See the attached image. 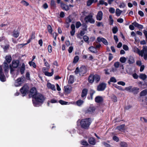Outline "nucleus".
I'll return each mask as SVG.
<instances>
[{
  "label": "nucleus",
  "mask_w": 147,
  "mask_h": 147,
  "mask_svg": "<svg viewBox=\"0 0 147 147\" xmlns=\"http://www.w3.org/2000/svg\"><path fill=\"white\" fill-rule=\"evenodd\" d=\"M133 51L135 53H138L139 56L143 57L145 60H147V46H143L142 49L141 51L138 48L134 47L133 48Z\"/></svg>",
  "instance_id": "f257e3e1"
},
{
  "label": "nucleus",
  "mask_w": 147,
  "mask_h": 147,
  "mask_svg": "<svg viewBox=\"0 0 147 147\" xmlns=\"http://www.w3.org/2000/svg\"><path fill=\"white\" fill-rule=\"evenodd\" d=\"M29 96L32 98L33 103L35 107L37 106V90L35 87L32 88L30 91Z\"/></svg>",
  "instance_id": "f03ea898"
},
{
  "label": "nucleus",
  "mask_w": 147,
  "mask_h": 147,
  "mask_svg": "<svg viewBox=\"0 0 147 147\" xmlns=\"http://www.w3.org/2000/svg\"><path fill=\"white\" fill-rule=\"evenodd\" d=\"M91 123V120L90 119H84L81 120L80 125L82 127L86 129L88 128Z\"/></svg>",
  "instance_id": "7ed1b4c3"
},
{
  "label": "nucleus",
  "mask_w": 147,
  "mask_h": 147,
  "mask_svg": "<svg viewBox=\"0 0 147 147\" xmlns=\"http://www.w3.org/2000/svg\"><path fill=\"white\" fill-rule=\"evenodd\" d=\"M94 13L92 12L90 13L87 16L84 18V21L86 23L89 22L91 24H94L95 20L93 18Z\"/></svg>",
  "instance_id": "20e7f679"
},
{
  "label": "nucleus",
  "mask_w": 147,
  "mask_h": 147,
  "mask_svg": "<svg viewBox=\"0 0 147 147\" xmlns=\"http://www.w3.org/2000/svg\"><path fill=\"white\" fill-rule=\"evenodd\" d=\"M45 98L42 94H37V106H40L44 102Z\"/></svg>",
  "instance_id": "39448f33"
},
{
  "label": "nucleus",
  "mask_w": 147,
  "mask_h": 147,
  "mask_svg": "<svg viewBox=\"0 0 147 147\" xmlns=\"http://www.w3.org/2000/svg\"><path fill=\"white\" fill-rule=\"evenodd\" d=\"M25 78L24 76H22L16 80L14 85L16 86H20L24 82L25 80Z\"/></svg>",
  "instance_id": "423d86ee"
},
{
  "label": "nucleus",
  "mask_w": 147,
  "mask_h": 147,
  "mask_svg": "<svg viewBox=\"0 0 147 147\" xmlns=\"http://www.w3.org/2000/svg\"><path fill=\"white\" fill-rule=\"evenodd\" d=\"M106 87V84L104 83H102L99 84L97 86V90L99 91L104 90Z\"/></svg>",
  "instance_id": "0eeeda50"
},
{
  "label": "nucleus",
  "mask_w": 147,
  "mask_h": 147,
  "mask_svg": "<svg viewBox=\"0 0 147 147\" xmlns=\"http://www.w3.org/2000/svg\"><path fill=\"white\" fill-rule=\"evenodd\" d=\"M28 87L27 85H24L20 89V91L22 94L23 96H24L26 92L28 91Z\"/></svg>",
  "instance_id": "6e6552de"
},
{
  "label": "nucleus",
  "mask_w": 147,
  "mask_h": 147,
  "mask_svg": "<svg viewBox=\"0 0 147 147\" xmlns=\"http://www.w3.org/2000/svg\"><path fill=\"white\" fill-rule=\"evenodd\" d=\"M87 71L86 67L84 66H82L79 69V73L80 75L83 76L86 72Z\"/></svg>",
  "instance_id": "1a4fd4ad"
},
{
  "label": "nucleus",
  "mask_w": 147,
  "mask_h": 147,
  "mask_svg": "<svg viewBox=\"0 0 147 147\" xmlns=\"http://www.w3.org/2000/svg\"><path fill=\"white\" fill-rule=\"evenodd\" d=\"M0 80L2 82H5L6 80L5 77L2 72L1 66H0Z\"/></svg>",
  "instance_id": "9d476101"
},
{
  "label": "nucleus",
  "mask_w": 147,
  "mask_h": 147,
  "mask_svg": "<svg viewBox=\"0 0 147 147\" xmlns=\"http://www.w3.org/2000/svg\"><path fill=\"white\" fill-rule=\"evenodd\" d=\"M19 63V61L18 60H13L12 62V67L13 68H17Z\"/></svg>",
  "instance_id": "9b49d317"
},
{
  "label": "nucleus",
  "mask_w": 147,
  "mask_h": 147,
  "mask_svg": "<svg viewBox=\"0 0 147 147\" xmlns=\"http://www.w3.org/2000/svg\"><path fill=\"white\" fill-rule=\"evenodd\" d=\"M103 13L102 11H100L98 12L96 16V19L97 20L100 21L102 18Z\"/></svg>",
  "instance_id": "f8f14e48"
},
{
  "label": "nucleus",
  "mask_w": 147,
  "mask_h": 147,
  "mask_svg": "<svg viewBox=\"0 0 147 147\" xmlns=\"http://www.w3.org/2000/svg\"><path fill=\"white\" fill-rule=\"evenodd\" d=\"M47 86L48 89L54 91L56 90L54 84H52L49 82H47Z\"/></svg>",
  "instance_id": "ddd939ff"
},
{
  "label": "nucleus",
  "mask_w": 147,
  "mask_h": 147,
  "mask_svg": "<svg viewBox=\"0 0 147 147\" xmlns=\"http://www.w3.org/2000/svg\"><path fill=\"white\" fill-rule=\"evenodd\" d=\"M34 38H35L34 33L33 32L32 33V35L31 36L30 38L28 41L27 43H25V44H20V45H18L19 46L22 45V47H23V46H24V45H27L28 44L30 43V42L31 39H34Z\"/></svg>",
  "instance_id": "4468645a"
},
{
  "label": "nucleus",
  "mask_w": 147,
  "mask_h": 147,
  "mask_svg": "<svg viewBox=\"0 0 147 147\" xmlns=\"http://www.w3.org/2000/svg\"><path fill=\"white\" fill-rule=\"evenodd\" d=\"M20 32L18 30H15L12 32V36L16 38H18L19 36Z\"/></svg>",
  "instance_id": "2eb2a0df"
},
{
  "label": "nucleus",
  "mask_w": 147,
  "mask_h": 147,
  "mask_svg": "<svg viewBox=\"0 0 147 147\" xmlns=\"http://www.w3.org/2000/svg\"><path fill=\"white\" fill-rule=\"evenodd\" d=\"M88 92V90L86 89H84L82 91L81 95V97L83 98H85L86 97Z\"/></svg>",
  "instance_id": "dca6fc26"
},
{
  "label": "nucleus",
  "mask_w": 147,
  "mask_h": 147,
  "mask_svg": "<svg viewBox=\"0 0 147 147\" xmlns=\"http://www.w3.org/2000/svg\"><path fill=\"white\" fill-rule=\"evenodd\" d=\"M103 98L101 96H97L95 99V101L97 103L101 102L103 101Z\"/></svg>",
  "instance_id": "f3484780"
},
{
  "label": "nucleus",
  "mask_w": 147,
  "mask_h": 147,
  "mask_svg": "<svg viewBox=\"0 0 147 147\" xmlns=\"http://www.w3.org/2000/svg\"><path fill=\"white\" fill-rule=\"evenodd\" d=\"M132 24L135 27H137L139 29H142L143 28V26L142 25L139 24L136 22H133L132 23Z\"/></svg>",
  "instance_id": "a211bd4d"
},
{
  "label": "nucleus",
  "mask_w": 147,
  "mask_h": 147,
  "mask_svg": "<svg viewBox=\"0 0 147 147\" xmlns=\"http://www.w3.org/2000/svg\"><path fill=\"white\" fill-rule=\"evenodd\" d=\"M94 75L91 74L90 75L88 78V82L90 83H92L94 81Z\"/></svg>",
  "instance_id": "6ab92c4d"
},
{
  "label": "nucleus",
  "mask_w": 147,
  "mask_h": 147,
  "mask_svg": "<svg viewBox=\"0 0 147 147\" xmlns=\"http://www.w3.org/2000/svg\"><path fill=\"white\" fill-rule=\"evenodd\" d=\"M61 7L64 10L67 11L69 9L68 6L66 5L63 3H61Z\"/></svg>",
  "instance_id": "aec40b11"
},
{
  "label": "nucleus",
  "mask_w": 147,
  "mask_h": 147,
  "mask_svg": "<svg viewBox=\"0 0 147 147\" xmlns=\"http://www.w3.org/2000/svg\"><path fill=\"white\" fill-rule=\"evenodd\" d=\"M95 108L94 107H90L86 111L87 113H93L95 111Z\"/></svg>",
  "instance_id": "412c9836"
},
{
  "label": "nucleus",
  "mask_w": 147,
  "mask_h": 147,
  "mask_svg": "<svg viewBox=\"0 0 147 147\" xmlns=\"http://www.w3.org/2000/svg\"><path fill=\"white\" fill-rule=\"evenodd\" d=\"M4 71L5 73H7L9 70V67L8 64L6 63H4Z\"/></svg>",
  "instance_id": "4be33fe9"
},
{
  "label": "nucleus",
  "mask_w": 147,
  "mask_h": 147,
  "mask_svg": "<svg viewBox=\"0 0 147 147\" xmlns=\"http://www.w3.org/2000/svg\"><path fill=\"white\" fill-rule=\"evenodd\" d=\"M65 91L67 93H70L71 91V88L70 87L67 86L64 87Z\"/></svg>",
  "instance_id": "5701e85b"
},
{
  "label": "nucleus",
  "mask_w": 147,
  "mask_h": 147,
  "mask_svg": "<svg viewBox=\"0 0 147 147\" xmlns=\"http://www.w3.org/2000/svg\"><path fill=\"white\" fill-rule=\"evenodd\" d=\"M94 80H95L96 82H98L100 81V77L99 75L97 74H95L94 75Z\"/></svg>",
  "instance_id": "b1692460"
},
{
  "label": "nucleus",
  "mask_w": 147,
  "mask_h": 147,
  "mask_svg": "<svg viewBox=\"0 0 147 147\" xmlns=\"http://www.w3.org/2000/svg\"><path fill=\"white\" fill-rule=\"evenodd\" d=\"M25 70V65L24 63L22 64V65L20 68V71L22 74H23Z\"/></svg>",
  "instance_id": "393cba45"
},
{
  "label": "nucleus",
  "mask_w": 147,
  "mask_h": 147,
  "mask_svg": "<svg viewBox=\"0 0 147 147\" xmlns=\"http://www.w3.org/2000/svg\"><path fill=\"white\" fill-rule=\"evenodd\" d=\"M5 59L7 62L9 63H10L12 59L10 55L6 56L5 57Z\"/></svg>",
  "instance_id": "a878e982"
},
{
  "label": "nucleus",
  "mask_w": 147,
  "mask_h": 147,
  "mask_svg": "<svg viewBox=\"0 0 147 147\" xmlns=\"http://www.w3.org/2000/svg\"><path fill=\"white\" fill-rule=\"evenodd\" d=\"M89 50L90 52L92 53H95L97 52L96 48L93 46H91L89 47Z\"/></svg>",
  "instance_id": "bb28decb"
},
{
  "label": "nucleus",
  "mask_w": 147,
  "mask_h": 147,
  "mask_svg": "<svg viewBox=\"0 0 147 147\" xmlns=\"http://www.w3.org/2000/svg\"><path fill=\"white\" fill-rule=\"evenodd\" d=\"M54 73V70L53 69H51V72L50 73L48 72V71L47 72L45 73V76H52Z\"/></svg>",
  "instance_id": "cd10ccee"
},
{
  "label": "nucleus",
  "mask_w": 147,
  "mask_h": 147,
  "mask_svg": "<svg viewBox=\"0 0 147 147\" xmlns=\"http://www.w3.org/2000/svg\"><path fill=\"white\" fill-rule=\"evenodd\" d=\"M125 125L122 124L117 126L116 129L120 131H122L124 129Z\"/></svg>",
  "instance_id": "c85d7f7f"
},
{
  "label": "nucleus",
  "mask_w": 147,
  "mask_h": 147,
  "mask_svg": "<svg viewBox=\"0 0 147 147\" xmlns=\"http://www.w3.org/2000/svg\"><path fill=\"white\" fill-rule=\"evenodd\" d=\"M89 142L91 144L94 145L95 144V140L94 138H89Z\"/></svg>",
  "instance_id": "c756f323"
},
{
  "label": "nucleus",
  "mask_w": 147,
  "mask_h": 147,
  "mask_svg": "<svg viewBox=\"0 0 147 147\" xmlns=\"http://www.w3.org/2000/svg\"><path fill=\"white\" fill-rule=\"evenodd\" d=\"M84 101L81 100H79L76 102V105L78 106H81L84 103Z\"/></svg>",
  "instance_id": "7c9ffc66"
},
{
  "label": "nucleus",
  "mask_w": 147,
  "mask_h": 147,
  "mask_svg": "<svg viewBox=\"0 0 147 147\" xmlns=\"http://www.w3.org/2000/svg\"><path fill=\"white\" fill-rule=\"evenodd\" d=\"M147 94V89H145L143 90L140 93V96H145Z\"/></svg>",
  "instance_id": "2f4dec72"
},
{
  "label": "nucleus",
  "mask_w": 147,
  "mask_h": 147,
  "mask_svg": "<svg viewBox=\"0 0 147 147\" xmlns=\"http://www.w3.org/2000/svg\"><path fill=\"white\" fill-rule=\"evenodd\" d=\"M97 0H88L87 2V6H90L94 2H96Z\"/></svg>",
  "instance_id": "473e14b6"
},
{
  "label": "nucleus",
  "mask_w": 147,
  "mask_h": 147,
  "mask_svg": "<svg viewBox=\"0 0 147 147\" xmlns=\"http://www.w3.org/2000/svg\"><path fill=\"white\" fill-rule=\"evenodd\" d=\"M128 62L129 64H132L134 62V60L133 57L130 56L129 57Z\"/></svg>",
  "instance_id": "72a5a7b5"
},
{
  "label": "nucleus",
  "mask_w": 147,
  "mask_h": 147,
  "mask_svg": "<svg viewBox=\"0 0 147 147\" xmlns=\"http://www.w3.org/2000/svg\"><path fill=\"white\" fill-rule=\"evenodd\" d=\"M74 82V78L73 76H70L68 81V83L69 84H72Z\"/></svg>",
  "instance_id": "f704fd0d"
},
{
  "label": "nucleus",
  "mask_w": 147,
  "mask_h": 147,
  "mask_svg": "<svg viewBox=\"0 0 147 147\" xmlns=\"http://www.w3.org/2000/svg\"><path fill=\"white\" fill-rule=\"evenodd\" d=\"M120 145L121 147H127L128 145L127 144L123 142H120Z\"/></svg>",
  "instance_id": "c9c22d12"
},
{
  "label": "nucleus",
  "mask_w": 147,
  "mask_h": 147,
  "mask_svg": "<svg viewBox=\"0 0 147 147\" xmlns=\"http://www.w3.org/2000/svg\"><path fill=\"white\" fill-rule=\"evenodd\" d=\"M109 23L110 25H112L113 23V20L112 18L111 15H110L109 16Z\"/></svg>",
  "instance_id": "e433bc0d"
},
{
  "label": "nucleus",
  "mask_w": 147,
  "mask_h": 147,
  "mask_svg": "<svg viewBox=\"0 0 147 147\" xmlns=\"http://www.w3.org/2000/svg\"><path fill=\"white\" fill-rule=\"evenodd\" d=\"M122 12V11H121L118 9H116V15L118 16H119L120 15Z\"/></svg>",
  "instance_id": "4c0bfd02"
},
{
  "label": "nucleus",
  "mask_w": 147,
  "mask_h": 147,
  "mask_svg": "<svg viewBox=\"0 0 147 147\" xmlns=\"http://www.w3.org/2000/svg\"><path fill=\"white\" fill-rule=\"evenodd\" d=\"M116 82L117 80H116V78L114 77H112L110 78L109 81L108 82V83L109 84H110V82L115 83Z\"/></svg>",
  "instance_id": "58836bf2"
},
{
  "label": "nucleus",
  "mask_w": 147,
  "mask_h": 147,
  "mask_svg": "<svg viewBox=\"0 0 147 147\" xmlns=\"http://www.w3.org/2000/svg\"><path fill=\"white\" fill-rule=\"evenodd\" d=\"M47 29L48 32L50 34H51L52 33L53 30L51 26L49 25L47 26Z\"/></svg>",
  "instance_id": "ea45409f"
},
{
  "label": "nucleus",
  "mask_w": 147,
  "mask_h": 147,
  "mask_svg": "<svg viewBox=\"0 0 147 147\" xmlns=\"http://www.w3.org/2000/svg\"><path fill=\"white\" fill-rule=\"evenodd\" d=\"M139 78L143 80H144L146 78V76L145 74H142L139 76Z\"/></svg>",
  "instance_id": "a19ab883"
},
{
  "label": "nucleus",
  "mask_w": 147,
  "mask_h": 147,
  "mask_svg": "<svg viewBox=\"0 0 147 147\" xmlns=\"http://www.w3.org/2000/svg\"><path fill=\"white\" fill-rule=\"evenodd\" d=\"M99 4L100 5H104L105 6H107L108 5L107 3L105 2L103 0H100L99 1Z\"/></svg>",
  "instance_id": "79ce46f5"
},
{
  "label": "nucleus",
  "mask_w": 147,
  "mask_h": 147,
  "mask_svg": "<svg viewBox=\"0 0 147 147\" xmlns=\"http://www.w3.org/2000/svg\"><path fill=\"white\" fill-rule=\"evenodd\" d=\"M50 67H44L42 69V71L45 74V72H47L49 71V70Z\"/></svg>",
  "instance_id": "37998d69"
},
{
  "label": "nucleus",
  "mask_w": 147,
  "mask_h": 147,
  "mask_svg": "<svg viewBox=\"0 0 147 147\" xmlns=\"http://www.w3.org/2000/svg\"><path fill=\"white\" fill-rule=\"evenodd\" d=\"M21 3L24 5L27 6L29 5V3L25 1L22 0L21 1Z\"/></svg>",
  "instance_id": "c03bdc74"
},
{
  "label": "nucleus",
  "mask_w": 147,
  "mask_h": 147,
  "mask_svg": "<svg viewBox=\"0 0 147 147\" xmlns=\"http://www.w3.org/2000/svg\"><path fill=\"white\" fill-rule=\"evenodd\" d=\"M126 61V59L125 57H121L120 59V61L122 63H125Z\"/></svg>",
  "instance_id": "a18cd8bd"
},
{
  "label": "nucleus",
  "mask_w": 147,
  "mask_h": 147,
  "mask_svg": "<svg viewBox=\"0 0 147 147\" xmlns=\"http://www.w3.org/2000/svg\"><path fill=\"white\" fill-rule=\"evenodd\" d=\"M79 59V57L78 56H75L74 59V60L73 61V63H76Z\"/></svg>",
  "instance_id": "49530a36"
},
{
  "label": "nucleus",
  "mask_w": 147,
  "mask_h": 147,
  "mask_svg": "<svg viewBox=\"0 0 147 147\" xmlns=\"http://www.w3.org/2000/svg\"><path fill=\"white\" fill-rule=\"evenodd\" d=\"M29 63L30 66H32L35 68L36 67V64L34 62L32 61L29 62Z\"/></svg>",
  "instance_id": "de8ad7c7"
},
{
  "label": "nucleus",
  "mask_w": 147,
  "mask_h": 147,
  "mask_svg": "<svg viewBox=\"0 0 147 147\" xmlns=\"http://www.w3.org/2000/svg\"><path fill=\"white\" fill-rule=\"evenodd\" d=\"M59 102L62 105H66L67 104L68 102L62 100H60Z\"/></svg>",
  "instance_id": "09e8293b"
},
{
  "label": "nucleus",
  "mask_w": 147,
  "mask_h": 147,
  "mask_svg": "<svg viewBox=\"0 0 147 147\" xmlns=\"http://www.w3.org/2000/svg\"><path fill=\"white\" fill-rule=\"evenodd\" d=\"M9 67L10 69V73L13 75L14 74L13 72L15 70V69L13 68L11 65H9Z\"/></svg>",
  "instance_id": "8fccbe9b"
},
{
  "label": "nucleus",
  "mask_w": 147,
  "mask_h": 147,
  "mask_svg": "<svg viewBox=\"0 0 147 147\" xmlns=\"http://www.w3.org/2000/svg\"><path fill=\"white\" fill-rule=\"evenodd\" d=\"M120 63L119 62H115L114 64V66L116 68H118L120 65Z\"/></svg>",
  "instance_id": "3c124183"
},
{
  "label": "nucleus",
  "mask_w": 147,
  "mask_h": 147,
  "mask_svg": "<svg viewBox=\"0 0 147 147\" xmlns=\"http://www.w3.org/2000/svg\"><path fill=\"white\" fill-rule=\"evenodd\" d=\"M113 32L114 34H115L118 31L117 28L116 27H114L112 29Z\"/></svg>",
  "instance_id": "603ef678"
},
{
  "label": "nucleus",
  "mask_w": 147,
  "mask_h": 147,
  "mask_svg": "<svg viewBox=\"0 0 147 147\" xmlns=\"http://www.w3.org/2000/svg\"><path fill=\"white\" fill-rule=\"evenodd\" d=\"M109 11L110 13H113L115 12V9L113 7H111L109 9Z\"/></svg>",
  "instance_id": "864d4df0"
},
{
  "label": "nucleus",
  "mask_w": 147,
  "mask_h": 147,
  "mask_svg": "<svg viewBox=\"0 0 147 147\" xmlns=\"http://www.w3.org/2000/svg\"><path fill=\"white\" fill-rule=\"evenodd\" d=\"M102 42L105 45H107L108 44V43L107 40L105 38H103L102 39Z\"/></svg>",
  "instance_id": "5fc2aeb1"
},
{
  "label": "nucleus",
  "mask_w": 147,
  "mask_h": 147,
  "mask_svg": "<svg viewBox=\"0 0 147 147\" xmlns=\"http://www.w3.org/2000/svg\"><path fill=\"white\" fill-rule=\"evenodd\" d=\"M81 25V24L80 22H77L76 24V28H78Z\"/></svg>",
  "instance_id": "6e6d98bb"
},
{
  "label": "nucleus",
  "mask_w": 147,
  "mask_h": 147,
  "mask_svg": "<svg viewBox=\"0 0 147 147\" xmlns=\"http://www.w3.org/2000/svg\"><path fill=\"white\" fill-rule=\"evenodd\" d=\"M51 6L54 7H56L55 2L54 0H51Z\"/></svg>",
  "instance_id": "4d7b16f0"
},
{
  "label": "nucleus",
  "mask_w": 147,
  "mask_h": 147,
  "mask_svg": "<svg viewBox=\"0 0 147 147\" xmlns=\"http://www.w3.org/2000/svg\"><path fill=\"white\" fill-rule=\"evenodd\" d=\"M113 86H115L116 88H117L118 89H119V90H123L122 89V88L121 87L118 86L116 84H114Z\"/></svg>",
  "instance_id": "13d9d810"
},
{
  "label": "nucleus",
  "mask_w": 147,
  "mask_h": 147,
  "mask_svg": "<svg viewBox=\"0 0 147 147\" xmlns=\"http://www.w3.org/2000/svg\"><path fill=\"white\" fill-rule=\"evenodd\" d=\"M123 48L125 51H127L129 49V48L128 46L125 45H123Z\"/></svg>",
  "instance_id": "bf43d9fd"
},
{
  "label": "nucleus",
  "mask_w": 147,
  "mask_h": 147,
  "mask_svg": "<svg viewBox=\"0 0 147 147\" xmlns=\"http://www.w3.org/2000/svg\"><path fill=\"white\" fill-rule=\"evenodd\" d=\"M112 99L113 100L114 102H116L117 101V98L116 96L115 95L113 96L112 98Z\"/></svg>",
  "instance_id": "052dcab7"
},
{
  "label": "nucleus",
  "mask_w": 147,
  "mask_h": 147,
  "mask_svg": "<svg viewBox=\"0 0 147 147\" xmlns=\"http://www.w3.org/2000/svg\"><path fill=\"white\" fill-rule=\"evenodd\" d=\"M81 144L83 145H88V143L86 141L83 140L81 142Z\"/></svg>",
  "instance_id": "680f3d73"
},
{
  "label": "nucleus",
  "mask_w": 147,
  "mask_h": 147,
  "mask_svg": "<svg viewBox=\"0 0 147 147\" xmlns=\"http://www.w3.org/2000/svg\"><path fill=\"white\" fill-rule=\"evenodd\" d=\"M117 84L122 86H124L125 85V83L123 81H119L117 82Z\"/></svg>",
  "instance_id": "e2e57ef3"
},
{
  "label": "nucleus",
  "mask_w": 147,
  "mask_h": 147,
  "mask_svg": "<svg viewBox=\"0 0 147 147\" xmlns=\"http://www.w3.org/2000/svg\"><path fill=\"white\" fill-rule=\"evenodd\" d=\"M73 49V47L72 46H70L69 47L68 50V52L69 53H71Z\"/></svg>",
  "instance_id": "0e129e2a"
},
{
  "label": "nucleus",
  "mask_w": 147,
  "mask_h": 147,
  "mask_svg": "<svg viewBox=\"0 0 147 147\" xmlns=\"http://www.w3.org/2000/svg\"><path fill=\"white\" fill-rule=\"evenodd\" d=\"M138 14L141 17L144 16V13L141 11H139Z\"/></svg>",
  "instance_id": "69168bd1"
},
{
  "label": "nucleus",
  "mask_w": 147,
  "mask_h": 147,
  "mask_svg": "<svg viewBox=\"0 0 147 147\" xmlns=\"http://www.w3.org/2000/svg\"><path fill=\"white\" fill-rule=\"evenodd\" d=\"M113 139L117 142L119 141V138L116 136H114L113 137Z\"/></svg>",
  "instance_id": "338daca9"
},
{
  "label": "nucleus",
  "mask_w": 147,
  "mask_h": 147,
  "mask_svg": "<svg viewBox=\"0 0 147 147\" xmlns=\"http://www.w3.org/2000/svg\"><path fill=\"white\" fill-rule=\"evenodd\" d=\"M83 39L85 42H87L88 41V37L86 36H83Z\"/></svg>",
  "instance_id": "774afa93"
}]
</instances>
